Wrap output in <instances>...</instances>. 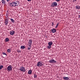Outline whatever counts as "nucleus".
I'll return each mask as SVG.
<instances>
[{"label": "nucleus", "instance_id": "nucleus-1", "mask_svg": "<svg viewBox=\"0 0 80 80\" xmlns=\"http://www.w3.org/2000/svg\"><path fill=\"white\" fill-rule=\"evenodd\" d=\"M19 1H15L12 2V7H15L16 6H18L19 4Z\"/></svg>", "mask_w": 80, "mask_h": 80}, {"label": "nucleus", "instance_id": "nucleus-2", "mask_svg": "<svg viewBox=\"0 0 80 80\" xmlns=\"http://www.w3.org/2000/svg\"><path fill=\"white\" fill-rule=\"evenodd\" d=\"M19 70L22 72H25L26 70H25V68L24 67L22 66L20 68Z\"/></svg>", "mask_w": 80, "mask_h": 80}, {"label": "nucleus", "instance_id": "nucleus-3", "mask_svg": "<svg viewBox=\"0 0 80 80\" xmlns=\"http://www.w3.org/2000/svg\"><path fill=\"white\" fill-rule=\"evenodd\" d=\"M57 2H54L52 3L51 4V7H57Z\"/></svg>", "mask_w": 80, "mask_h": 80}, {"label": "nucleus", "instance_id": "nucleus-4", "mask_svg": "<svg viewBox=\"0 0 80 80\" xmlns=\"http://www.w3.org/2000/svg\"><path fill=\"white\" fill-rule=\"evenodd\" d=\"M12 69V66L11 65H9L7 68V70L8 72L11 71Z\"/></svg>", "mask_w": 80, "mask_h": 80}, {"label": "nucleus", "instance_id": "nucleus-5", "mask_svg": "<svg viewBox=\"0 0 80 80\" xmlns=\"http://www.w3.org/2000/svg\"><path fill=\"white\" fill-rule=\"evenodd\" d=\"M49 62L50 63H57L56 61L53 59L50 60L49 61Z\"/></svg>", "mask_w": 80, "mask_h": 80}, {"label": "nucleus", "instance_id": "nucleus-6", "mask_svg": "<svg viewBox=\"0 0 80 80\" xmlns=\"http://www.w3.org/2000/svg\"><path fill=\"white\" fill-rule=\"evenodd\" d=\"M28 45H32V40L31 39H29L28 41Z\"/></svg>", "mask_w": 80, "mask_h": 80}, {"label": "nucleus", "instance_id": "nucleus-7", "mask_svg": "<svg viewBox=\"0 0 80 80\" xmlns=\"http://www.w3.org/2000/svg\"><path fill=\"white\" fill-rule=\"evenodd\" d=\"M43 65V64H42L41 61H39L38 62L37 66L38 67H42Z\"/></svg>", "mask_w": 80, "mask_h": 80}, {"label": "nucleus", "instance_id": "nucleus-8", "mask_svg": "<svg viewBox=\"0 0 80 80\" xmlns=\"http://www.w3.org/2000/svg\"><path fill=\"white\" fill-rule=\"evenodd\" d=\"M8 19L7 18L4 20V23L5 25H8Z\"/></svg>", "mask_w": 80, "mask_h": 80}, {"label": "nucleus", "instance_id": "nucleus-9", "mask_svg": "<svg viewBox=\"0 0 80 80\" xmlns=\"http://www.w3.org/2000/svg\"><path fill=\"white\" fill-rule=\"evenodd\" d=\"M15 32L14 31L12 30L10 32V34L11 35H13L15 34Z\"/></svg>", "mask_w": 80, "mask_h": 80}, {"label": "nucleus", "instance_id": "nucleus-10", "mask_svg": "<svg viewBox=\"0 0 80 80\" xmlns=\"http://www.w3.org/2000/svg\"><path fill=\"white\" fill-rule=\"evenodd\" d=\"M63 80H69V78L68 77H63Z\"/></svg>", "mask_w": 80, "mask_h": 80}, {"label": "nucleus", "instance_id": "nucleus-11", "mask_svg": "<svg viewBox=\"0 0 80 80\" xmlns=\"http://www.w3.org/2000/svg\"><path fill=\"white\" fill-rule=\"evenodd\" d=\"M51 31L52 33H55L57 32V30L55 29H53L51 30Z\"/></svg>", "mask_w": 80, "mask_h": 80}, {"label": "nucleus", "instance_id": "nucleus-12", "mask_svg": "<svg viewBox=\"0 0 80 80\" xmlns=\"http://www.w3.org/2000/svg\"><path fill=\"white\" fill-rule=\"evenodd\" d=\"M75 7L77 10H80V6H79L77 5L75 6Z\"/></svg>", "mask_w": 80, "mask_h": 80}, {"label": "nucleus", "instance_id": "nucleus-13", "mask_svg": "<svg viewBox=\"0 0 80 80\" xmlns=\"http://www.w3.org/2000/svg\"><path fill=\"white\" fill-rule=\"evenodd\" d=\"M52 44H53V42H52V41H51L48 42V45H50V46H51V45H52Z\"/></svg>", "mask_w": 80, "mask_h": 80}, {"label": "nucleus", "instance_id": "nucleus-14", "mask_svg": "<svg viewBox=\"0 0 80 80\" xmlns=\"http://www.w3.org/2000/svg\"><path fill=\"white\" fill-rule=\"evenodd\" d=\"M28 46H27L28 49V50H30V49H31V45H28Z\"/></svg>", "mask_w": 80, "mask_h": 80}, {"label": "nucleus", "instance_id": "nucleus-15", "mask_svg": "<svg viewBox=\"0 0 80 80\" xmlns=\"http://www.w3.org/2000/svg\"><path fill=\"white\" fill-rule=\"evenodd\" d=\"M9 41V39L8 38H7L5 39V42H8Z\"/></svg>", "mask_w": 80, "mask_h": 80}, {"label": "nucleus", "instance_id": "nucleus-16", "mask_svg": "<svg viewBox=\"0 0 80 80\" xmlns=\"http://www.w3.org/2000/svg\"><path fill=\"white\" fill-rule=\"evenodd\" d=\"M28 73V74H29V75H31L32 73V70H29Z\"/></svg>", "mask_w": 80, "mask_h": 80}, {"label": "nucleus", "instance_id": "nucleus-17", "mask_svg": "<svg viewBox=\"0 0 80 80\" xmlns=\"http://www.w3.org/2000/svg\"><path fill=\"white\" fill-rule=\"evenodd\" d=\"M3 4H5V0H1Z\"/></svg>", "mask_w": 80, "mask_h": 80}, {"label": "nucleus", "instance_id": "nucleus-18", "mask_svg": "<svg viewBox=\"0 0 80 80\" xmlns=\"http://www.w3.org/2000/svg\"><path fill=\"white\" fill-rule=\"evenodd\" d=\"M25 48V46H21V48H22V49H24Z\"/></svg>", "mask_w": 80, "mask_h": 80}, {"label": "nucleus", "instance_id": "nucleus-19", "mask_svg": "<svg viewBox=\"0 0 80 80\" xmlns=\"http://www.w3.org/2000/svg\"><path fill=\"white\" fill-rule=\"evenodd\" d=\"M7 52H8V53H10V52H11V50L10 49H8L7 50Z\"/></svg>", "mask_w": 80, "mask_h": 80}, {"label": "nucleus", "instance_id": "nucleus-20", "mask_svg": "<svg viewBox=\"0 0 80 80\" xmlns=\"http://www.w3.org/2000/svg\"><path fill=\"white\" fill-rule=\"evenodd\" d=\"M11 20L12 22V23H14L15 22V21H14V20L13 19H11Z\"/></svg>", "mask_w": 80, "mask_h": 80}, {"label": "nucleus", "instance_id": "nucleus-21", "mask_svg": "<svg viewBox=\"0 0 80 80\" xmlns=\"http://www.w3.org/2000/svg\"><path fill=\"white\" fill-rule=\"evenodd\" d=\"M3 68V65H1L0 66V70H2Z\"/></svg>", "mask_w": 80, "mask_h": 80}, {"label": "nucleus", "instance_id": "nucleus-22", "mask_svg": "<svg viewBox=\"0 0 80 80\" xmlns=\"http://www.w3.org/2000/svg\"><path fill=\"white\" fill-rule=\"evenodd\" d=\"M51 47H52L51 46L48 45V46H47V47L48 48H49V49H50V48H51Z\"/></svg>", "mask_w": 80, "mask_h": 80}, {"label": "nucleus", "instance_id": "nucleus-23", "mask_svg": "<svg viewBox=\"0 0 80 80\" xmlns=\"http://www.w3.org/2000/svg\"><path fill=\"white\" fill-rule=\"evenodd\" d=\"M2 54L3 55H6V56H7V54L3 52Z\"/></svg>", "mask_w": 80, "mask_h": 80}, {"label": "nucleus", "instance_id": "nucleus-24", "mask_svg": "<svg viewBox=\"0 0 80 80\" xmlns=\"http://www.w3.org/2000/svg\"><path fill=\"white\" fill-rule=\"evenodd\" d=\"M37 76L36 74H34V78H37Z\"/></svg>", "mask_w": 80, "mask_h": 80}, {"label": "nucleus", "instance_id": "nucleus-25", "mask_svg": "<svg viewBox=\"0 0 80 80\" xmlns=\"http://www.w3.org/2000/svg\"><path fill=\"white\" fill-rule=\"evenodd\" d=\"M58 23L57 25H56V27H55V28H57V27H58Z\"/></svg>", "mask_w": 80, "mask_h": 80}, {"label": "nucleus", "instance_id": "nucleus-26", "mask_svg": "<svg viewBox=\"0 0 80 80\" xmlns=\"http://www.w3.org/2000/svg\"><path fill=\"white\" fill-rule=\"evenodd\" d=\"M52 23L51 25L52 26H53V25L54 24L53 23V22H52Z\"/></svg>", "mask_w": 80, "mask_h": 80}, {"label": "nucleus", "instance_id": "nucleus-27", "mask_svg": "<svg viewBox=\"0 0 80 80\" xmlns=\"http://www.w3.org/2000/svg\"><path fill=\"white\" fill-rule=\"evenodd\" d=\"M60 0H56V2H59Z\"/></svg>", "mask_w": 80, "mask_h": 80}, {"label": "nucleus", "instance_id": "nucleus-28", "mask_svg": "<svg viewBox=\"0 0 80 80\" xmlns=\"http://www.w3.org/2000/svg\"><path fill=\"white\" fill-rule=\"evenodd\" d=\"M28 2H31L32 1V0H27Z\"/></svg>", "mask_w": 80, "mask_h": 80}, {"label": "nucleus", "instance_id": "nucleus-29", "mask_svg": "<svg viewBox=\"0 0 80 80\" xmlns=\"http://www.w3.org/2000/svg\"><path fill=\"white\" fill-rule=\"evenodd\" d=\"M10 0H7V1L8 2H10Z\"/></svg>", "mask_w": 80, "mask_h": 80}, {"label": "nucleus", "instance_id": "nucleus-30", "mask_svg": "<svg viewBox=\"0 0 80 80\" xmlns=\"http://www.w3.org/2000/svg\"><path fill=\"white\" fill-rule=\"evenodd\" d=\"M73 1L74 2H76L77 1V0H73Z\"/></svg>", "mask_w": 80, "mask_h": 80}, {"label": "nucleus", "instance_id": "nucleus-31", "mask_svg": "<svg viewBox=\"0 0 80 80\" xmlns=\"http://www.w3.org/2000/svg\"><path fill=\"white\" fill-rule=\"evenodd\" d=\"M78 18H80V15H79Z\"/></svg>", "mask_w": 80, "mask_h": 80}, {"label": "nucleus", "instance_id": "nucleus-32", "mask_svg": "<svg viewBox=\"0 0 80 80\" xmlns=\"http://www.w3.org/2000/svg\"><path fill=\"white\" fill-rule=\"evenodd\" d=\"M13 2H12V3H10V4H11V5H12H12H13Z\"/></svg>", "mask_w": 80, "mask_h": 80}]
</instances>
